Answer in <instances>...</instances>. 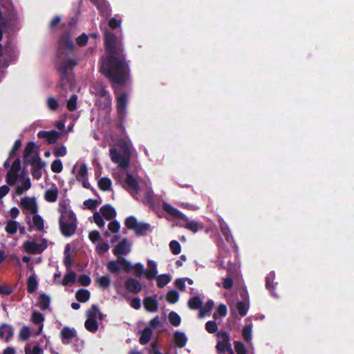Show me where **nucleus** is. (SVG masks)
<instances>
[{"label":"nucleus","instance_id":"f257e3e1","mask_svg":"<svg viewBox=\"0 0 354 354\" xmlns=\"http://www.w3.org/2000/svg\"><path fill=\"white\" fill-rule=\"evenodd\" d=\"M104 48L106 56L102 59L100 73L111 82L120 86L125 85L129 79L130 67L122 41L114 33L106 31Z\"/></svg>","mask_w":354,"mask_h":354},{"label":"nucleus","instance_id":"f03ea898","mask_svg":"<svg viewBox=\"0 0 354 354\" xmlns=\"http://www.w3.org/2000/svg\"><path fill=\"white\" fill-rule=\"evenodd\" d=\"M69 204L66 201L59 203V226L61 234L65 237L72 236L76 232L77 221L75 214L68 208Z\"/></svg>","mask_w":354,"mask_h":354},{"label":"nucleus","instance_id":"7ed1b4c3","mask_svg":"<svg viewBox=\"0 0 354 354\" xmlns=\"http://www.w3.org/2000/svg\"><path fill=\"white\" fill-rule=\"evenodd\" d=\"M123 149L122 153H120L115 148H111L109 155L113 162L118 164V167L125 169L129 167L131 159V151L126 141L120 144Z\"/></svg>","mask_w":354,"mask_h":354},{"label":"nucleus","instance_id":"20e7f679","mask_svg":"<svg viewBox=\"0 0 354 354\" xmlns=\"http://www.w3.org/2000/svg\"><path fill=\"white\" fill-rule=\"evenodd\" d=\"M73 37L70 30H66L62 33L58 40L57 54L68 55L73 52Z\"/></svg>","mask_w":354,"mask_h":354},{"label":"nucleus","instance_id":"39448f33","mask_svg":"<svg viewBox=\"0 0 354 354\" xmlns=\"http://www.w3.org/2000/svg\"><path fill=\"white\" fill-rule=\"evenodd\" d=\"M127 94L122 93L116 99V109H117V126L118 128L122 129L123 122L127 114Z\"/></svg>","mask_w":354,"mask_h":354},{"label":"nucleus","instance_id":"423d86ee","mask_svg":"<svg viewBox=\"0 0 354 354\" xmlns=\"http://www.w3.org/2000/svg\"><path fill=\"white\" fill-rule=\"evenodd\" d=\"M217 336L221 339L219 340L216 346V348L219 354H223L225 351L227 354H234L232 346L230 342V335L225 331H219Z\"/></svg>","mask_w":354,"mask_h":354},{"label":"nucleus","instance_id":"0eeeda50","mask_svg":"<svg viewBox=\"0 0 354 354\" xmlns=\"http://www.w3.org/2000/svg\"><path fill=\"white\" fill-rule=\"evenodd\" d=\"M76 61L73 59H68L61 62L59 64L57 70L61 75L59 82L61 86H62L68 82V70L69 68L74 67L75 66H76Z\"/></svg>","mask_w":354,"mask_h":354},{"label":"nucleus","instance_id":"6e6552de","mask_svg":"<svg viewBox=\"0 0 354 354\" xmlns=\"http://www.w3.org/2000/svg\"><path fill=\"white\" fill-rule=\"evenodd\" d=\"M46 240L44 239L41 243H37L34 241H27L24 243L25 251L29 254H41L47 248Z\"/></svg>","mask_w":354,"mask_h":354},{"label":"nucleus","instance_id":"1a4fd4ad","mask_svg":"<svg viewBox=\"0 0 354 354\" xmlns=\"http://www.w3.org/2000/svg\"><path fill=\"white\" fill-rule=\"evenodd\" d=\"M93 89L95 90V95L104 98L103 107L104 109L109 108L111 105L112 99L109 92L106 90V86L102 84H97L93 86Z\"/></svg>","mask_w":354,"mask_h":354},{"label":"nucleus","instance_id":"9d476101","mask_svg":"<svg viewBox=\"0 0 354 354\" xmlns=\"http://www.w3.org/2000/svg\"><path fill=\"white\" fill-rule=\"evenodd\" d=\"M15 330L10 324L3 323L0 326V339L9 343L14 336Z\"/></svg>","mask_w":354,"mask_h":354},{"label":"nucleus","instance_id":"9b49d317","mask_svg":"<svg viewBox=\"0 0 354 354\" xmlns=\"http://www.w3.org/2000/svg\"><path fill=\"white\" fill-rule=\"evenodd\" d=\"M131 250V245L129 243L127 238L123 239L119 242L113 250V253L118 257L119 255H126Z\"/></svg>","mask_w":354,"mask_h":354},{"label":"nucleus","instance_id":"f8f14e48","mask_svg":"<svg viewBox=\"0 0 354 354\" xmlns=\"http://www.w3.org/2000/svg\"><path fill=\"white\" fill-rule=\"evenodd\" d=\"M20 205L21 207L31 214H36L38 211V207L35 198L24 197L21 199Z\"/></svg>","mask_w":354,"mask_h":354},{"label":"nucleus","instance_id":"ddd939ff","mask_svg":"<svg viewBox=\"0 0 354 354\" xmlns=\"http://www.w3.org/2000/svg\"><path fill=\"white\" fill-rule=\"evenodd\" d=\"M125 288L128 292L133 294H138L142 290V284L136 278L130 277L124 283Z\"/></svg>","mask_w":354,"mask_h":354},{"label":"nucleus","instance_id":"4468645a","mask_svg":"<svg viewBox=\"0 0 354 354\" xmlns=\"http://www.w3.org/2000/svg\"><path fill=\"white\" fill-rule=\"evenodd\" d=\"M59 136L60 133L55 130H52L49 131H40L37 133V136L39 138H45L48 141V144L50 145L55 143L57 141Z\"/></svg>","mask_w":354,"mask_h":354},{"label":"nucleus","instance_id":"2eb2a0df","mask_svg":"<svg viewBox=\"0 0 354 354\" xmlns=\"http://www.w3.org/2000/svg\"><path fill=\"white\" fill-rule=\"evenodd\" d=\"M162 208L166 213L174 218L179 220H187V217L184 214L168 203H164Z\"/></svg>","mask_w":354,"mask_h":354},{"label":"nucleus","instance_id":"dca6fc26","mask_svg":"<svg viewBox=\"0 0 354 354\" xmlns=\"http://www.w3.org/2000/svg\"><path fill=\"white\" fill-rule=\"evenodd\" d=\"M143 305L146 310L153 313L158 309V302L157 299L153 297H146L143 300Z\"/></svg>","mask_w":354,"mask_h":354},{"label":"nucleus","instance_id":"f3484780","mask_svg":"<svg viewBox=\"0 0 354 354\" xmlns=\"http://www.w3.org/2000/svg\"><path fill=\"white\" fill-rule=\"evenodd\" d=\"M100 214L107 221H111L116 216V212L113 207L109 204H106L101 207Z\"/></svg>","mask_w":354,"mask_h":354},{"label":"nucleus","instance_id":"a211bd4d","mask_svg":"<svg viewBox=\"0 0 354 354\" xmlns=\"http://www.w3.org/2000/svg\"><path fill=\"white\" fill-rule=\"evenodd\" d=\"M148 269L145 271V277L148 280H152L157 276V265L153 260H148Z\"/></svg>","mask_w":354,"mask_h":354},{"label":"nucleus","instance_id":"6ab92c4d","mask_svg":"<svg viewBox=\"0 0 354 354\" xmlns=\"http://www.w3.org/2000/svg\"><path fill=\"white\" fill-rule=\"evenodd\" d=\"M29 231H31L32 227H35L38 231H43L44 229V223L42 217L37 214H34L32 216V223L29 221Z\"/></svg>","mask_w":354,"mask_h":354},{"label":"nucleus","instance_id":"aec40b11","mask_svg":"<svg viewBox=\"0 0 354 354\" xmlns=\"http://www.w3.org/2000/svg\"><path fill=\"white\" fill-rule=\"evenodd\" d=\"M174 341L178 347L183 348L187 344V338L183 332L176 331L174 334Z\"/></svg>","mask_w":354,"mask_h":354},{"label":"nucleus","instance_id":"412c9836","mask_svg":"<svg viewBox=\"0 0 354 354\" xmlns=\"http://www.w3.org/2000/svg\"><path fill=\"white\" fill-rule=\"evenodd\" d=\"M86 315L89 319H96L97 317L100 319H103V314L100 311L97 304H92L91 308L86 310Z\"/></svg>","mask_w":354,"mask_h":354},{"label":"nucleus","instance_id":"4be33fe9","mask_svg":"<svg viewBox=\"0 0 354 354\" xmlns=\"http://www.w3.org/2000/svg\"><path fill=\"white\" fill-rule=\"evenodd\" d=\"M90 297L91 292L89 290L84 288L77 290L75 293L76 299L81 303L86 302L89 299Z\"/></svg>","mask_w":354,"mask_h":354},{"label":"nucleus","instance_id":"5701e85b","mask_svg":"<svg viewBox=\"0 0 354 354\" xmlns=\"http://www.w3.org/2000/svg\"><path fill=\"white\" fill-rule=\"evenodd\" d=\"M30 187V179L29 177H26V178L22 179V182L20 185L17 186L15 189V194L17 195H21L24 193V192L29 189Z\"/></svg>","mask_w":354,"mask_h":354},{"label":"nucleus","instance_id":"b1692460","mask_svg":"<svg viewBox=\"0 0 354 354\" xmlns=\"http://www.w3.org/2000/svg\"><path fill=\"white\" fill-rule=\"evenodd\" d=\"M151 230V226L149 223H138L136 227L133 230L136 236H144L148 231Z\"/></svg>","mask_w":354,"mask_h":354},{"label":"nucleus","instance_id":"393cba45","mask_svg":"<svg viewBox=\"0 0 354 354\" xmlns=\"http://www.w3.org/2000/svg\"><path fill=\"white\" fill-rule=\"evenodd\" d=\"M38 287V282L35 274L30 276L27 279V291L28 293L35 292Z\"/></svg>","mask_w":354,"mask_h":354},{"label":"nucleus","instance_id":"a878e982","mask_svg":"<svg viewBox=\"0 0 354 354\" xmlns=\"http://www.w3.org/2000/svg\"><path fill=\"white\" fill-rule=\"evenodd\" d=\"M152 328L151 327H146L142 332V334L140 337L139 342L141 344L145 345L151 339L152 335Z\"/></svg>","mask_w":354,"mask_h":354},{"label":"nucleus","instance_id":"bb28decb","mask_svg":"<svg viewBox=\"0 0 354 354\" xmlns=\"http://www.w3.org/2000/svg\"><path fill=\"white\" fill-rule=\"evenodd\" d=\"M125 183L129 187L131 188L133 190L136 192H138L140 189L138 180L130 173L127 174Z\"/></svg>","mask_w":354,"mask_h":354},{"label":"nucleus","instance_id":"cd10ccee","mask_svg":"<svg viewBox=\"0 0 354 354\" xmlns=\"http://www.w3.org/2000/svg\"><path fill=\"white\" fill-rule=\"evenodd\" d=\"M107 270L111 274H118L121 270V263L118 262V258L116 261H110L106 265Z\"/></svg>","mask_w":354,"mask_h":354},{"label":"nucleus","instance_id":"c85d7f7f","mask_svg":"<svg viewBox=\"0 0 354 354\" xmlns=\"http://www.w3.org/2000/svg\"><path fill=\"white\" fill-rule=\"evenodd\" d=\"M214 303L212 300H208L203 306H202L200 308L198 317L200 318H202V317H205V315H207V314H209L212 311V310L214 307Z\"/></svg>","mask_w":354,"mask_h":354},{"label":"nucleus","instance_id":"c756f323","mask_svg":"<svg viewBox=\"0 0 354 354\" xmlns=\"http://www.w3.org/2000/svg\"><path fill=\"white\" fill-rule=\"evenodd\" d=\"M46 163L44 162H39L32 167L31 174L32 177L37 180L39 179L42 176V169L45 167Z\"/></svg>","mask_w":354,"mask_h":354},{"label":"nucleus","instance_id":"7c9ffc66","mask_svg":"<svg viewBox=\"0 0 354 354\" xmlns=\"http://www.w3.org/2000/svg\"><path fill=\"white\" fill-rule=\"evenodd\" d=\"M50 299L45 293H42L39 297V306L41 310H45L49 308Z\"/></svg>","mask_w":354,"mask_h":354},{"label":"nucleus","instance_id":"2f4dec72","mask_svg":"<svg viewBox=\"0 0 354 354\" xmlns=\"http://www.w3.org/2000/svg\"><path fill=\"white\" fill-rule=\"evenodd\" d=\"M202 304L203 301L199 296L191 297L187 303L189 308L192 310L200 309Z\"/></svg>","mask_w":354,"mask_h":354},{"label":"nucleus","instance_id":"473e14b6","mask_svg":"<svg viewBox=\"0 0 354 354\" xmlns=\"http://www.w3.org/2000/svg\"><path fill=\"white\" fill-rule=\"evenodd\" d=\"M76 335V332L75 329L71 328L69 327H64L61 330V337L62 339H72Z\"/></svg>","mask_w":354,"mask_h":354},{"label":"nucleus","instance_id":"72a5a7b5","mask_svg":"<svg viewBox=\"0 0 354 354\" xmlns=\"http://www.w3.org/2000/svg\"><path fill=\"white\" fill-rule=\"evenodd\" d=\"M102 13H106L109 10V4L105 0H90Z\"/></svg>","mask_w":354,"mask_h":354},{"label":"nucleus","instance_id":"f704fd0d","mask_svg":"<svg viewBox=\"0 0 354 354\" xmlns=\"http://www.w3.org/2000/svg\"><path fill=\"white\" fill-rule=\"evenodd\" d=\"M71 246L69 244H67L64 248V263L67 269H70L72 266V258L71 255Z\"/></svg>","mask_w":354,"mask_h":354},{"label":"nucleus","instance_id":"c9c22d12","mask_svg":"<svg viewBox=\"0 0 354 354\" xmlns=\"http://www.w3.org/2000/svg\"><path fill=\"white\" fill-rule=\"evenodd\" d=\"M85 328L91 333H95L99 328V325L96 319L87 318L84 323Z\"/></svg>","mask_w":354,"mask_h":354},{"label":"nucleus","instance_id":"e433bc0d","mask_svg":"<svg viewBox=\"0 0 354 354\" xmlns=\"http://www.w3.org/2000/svg\"><path fill=\"white\" fill-rule=\"evenodd\" d=\"M171 275L167 274H162L157 277V286L158 288H163L171 281Z\"/></svg>","mask_w":354,"mask_h":354},{"label":"nucleus","instance_id":"4c0bfd02","mask_svg":"<svg viewBox=\"0 0 354 354\" xmlns=\"http://www.w3.org/2000/svg\"><path fill=\"white\" fill-rule=\"evenodd\" d=\"M183 221L186 222L185 224L183 225L184 227L194 233L197 232L199 228H202V226L200 227L198 223L195 221H189L188 218L187 220Z\"/></svg>","mask_w":354,"mask_h":354},{"label":"nucleus","instance_id":"58836bf2","mask_svg":"<svg viewBox=\"0 0 354 354\" xmlns=\"http://www.w3.org/2000/svg\"><path fill=\"white\" fill-rule=\"evenodd\" d=\"M58 191L57 189H48L45 192L44 198L48 202L53 203L57 199Z\"/></svg>","mask_w":354,"mask_h":354},{"label":"nucleus","instance_id":"ea45409f","mask_svg":"<svg viewBox=\"0 0 354 354\" xmlns=\"http://www.w3.org/2000/svg\"><path fill=\"white\" fill-rule=\"evenodd\" d=\"M31 321L34 324H41L39 330L40 332L43 328L42 323L44 321L43 315L39 312L34 311L32 314Z\"/></svg>","mask_w":354,"mask_h":354},{"label":"nucleus","instance_id":"a19ab883","mask_svg":"<svg viewBox=\"0 0 354 354\" xmlns=\"http://www.w3.org/2000/svg\"><path fill=\"white\" fill-rule=\"evenodd\" d=\"M18 228V223L13 220H9L5 227V230L10 234H14L17 232Z\"/></svg>","mask_w":354,"mask_h":354},{"label":"nucleus","instance_id":"79ce46f5","mask_svg":"<svg viewBox=\"0 0 354 354\" xmlns=\"http://www.w3.org/2000/svg\"><path fill=\"white\" fill-rule=\"evenodd\" d=\"M19 175L18 173H15L9 170L6 177V181L9 185H14L18 180Z\"/></svg>","mask_w":354,"mask_h":354},{"label":"nucleus","instance_id":"37998d69","mask_svg":"<svg viewBox=\"0 0 354 354\" xmlns=\"http://www.w3.org/2000/svg\"><path fill=\"white\" fill-rule=\"evenodd\" d=\"M98 187L102 191L109 190L111 187V181L108 178H101L98 181Z\"/></svg>","mask_w":354,"mask_h":354},{"label":"nucleus","instance_id":"c03bdc74","mask_svg":"<svg viewBox=\"0 0 354 354\" xmlns=\"http://www.w3.org/2000/svg\"><path fill=\"white\" fill-rule=\"evenodd\" d=\"M168 317L169 322L174 326H178L180 324L181 318L177 313L174 311L170 312Z\"/></svg>","mask_w":354,"mask_h":354},{"label":"nucleus","instance_id":"a18cd8bd","mask_svg":"<svg viewBox=\"0 0 354 354\" xmlns=\"http://www.w3.org/2000/svg\"><path fill=\"white\" fill-rule=\"evenodd\" d=\"M118 262L121 263L122 269L127 272H130L133 270V266L124 257H118Z\"/></svg>","mask_w":354,"mask_h":354},{"label":"nucleus","instance_id":"49530a36","mask_svg":"<svg viewBox=\"0 0 354 354\" xmlns=\"http://www.w3.org/2000/svg\"><path fill=\"white\" fill-rule=\"evenodd\" d=\"M166 299L170 304H175L179 299V294L175 290H169L167 294Z\"/></svg>","mask_w":354,"mask_h":354},{"label":"nucleus","instance_id":"de8ad7c7","mask_svg":"<svg viewBox=\"0 0 354 354\" xmlns=\"http://www.w3.org/2000/svg\"><path fill=\"white\" fill-rule=\"evenodd\" d=\"M76 279V273L74 271H71L69 273L66 274L62 281L63 286H67L70 283H73Z\"/></svg>","mask_w":354,"mask_h":354},{"label":"nucleus","instance_id":"09e8293b","mask_svg":"<svg viewBox=\"0 0 354 354\" xmlns=\"http://www.w3.org/2000/svg\"><path fill=\"white\" fill-rule=\"evenodd\" d=\"M77 95L73 94L67 101L66 106L68 111H74L77 109Z\"/></svg>","mask_w":354,"mask_h":354},{"label":"nucleus","instance_id":"8fccbe9b","mask_svg":"<svg viewBox=\"0 0 354 354\" xmlns=\"http://www.w3.org/2000/svg\"><path fill=\"white\" fill-rule=\"evenodd\" d=\"M136 218L133 216H130L125 219L124 224L128 230H134L138 224Z\"/></svg>","mask_w":354,"mask_h":354},{"label":"nucleus","instance_id":"3c124183","mask_svg":"<svg viewBox=\"0 0 354 354\" xmlns=\"http://www.w3.org/2000/svg\"><path fill=\"white\" fill-rule=\"evenodd\" d=\"M236 308L239 315L241 317H244L245 315H246L248 313V310L249 309V305L247 304L245 302L241 301L237 302Z\"/></svg>","mask_w":354,"mask_h":354},{"label":"nucleus","instance_id":"603ef678","mask_svg":"<svg viewBox=\"0 0 354 354\" xmlns=\"http://www.w3.org/2000/svg\"><path fill=\"white\" fill-rule=\"evenodd\" d=\"M88 170L87 167L85 164H82L77 172L76 176V178L78 181H80L83 179L87 178Z\"/></svg>","mask_w":354,"mask_h":354},{"label":"nucleus","instance_id":"864d4df0","mask_svg":"<svg viewBox=\"0 0 354 354\" xmlns=\"http://www.w3.org/2000/svg\"><path fill=\"white\" fill-rule=\"evenodd\" d=\"M99 286L102 289H106L109 287L111 284V280L107 276H101L97 279V281Z\"/></svg>","mask_w":354,"mask_h":354},{"label":"nucleus","instance_id":"5fc2aeb1","mask_svg":"<svg viewBox=\"0 0 354 354\" xmlns=\"http://www.w3.org/2000/svg\"><path fill=\"white\" fill-rule=\"evenodd\" d=\"M43 162L41 159V158L39 157V155L38 153L32 156V157H30V158H25V160H24V164L28 165H30L32 166H34L35 165H37L39 164V162Z\"/></svg>","mask_w":354,"mask_h":354},{"label":"nucleus","instance_id":"6e6d98bb","mask_svg":"<svg viewBox=\"0 0 354 354\" xmlns=\"http://www.w3.org/2000/svg\"><path fill=\"white\" fill-rule=\"evenodd\" d=\"M50 167L52 171H53L54 173H60L63 169V165L61 160L55 159V160H53L51 163Z\"/></svg>","mask_w":354,"mask_h":354},{"label":"nucleus","instance_id":"4d7b16f0","mask_svg":"<svg viewBox=\"0 0 354 354\" xmlns=\"http://www.w3.org/2000/svg\"><path fill=\"white\" fill-rule=\"evenodd\" d=\"M242 336L245 341L247 342H250L252 338V326L250 325H246L242 330Z\"/></svg>","mask_w":354,"mask_h":354},{"label":"nucleus","instance_id":"13d9d810","mask_svg":"<svg viewBox=\"0 0 354 354\" xmlns=\"http://www.w3.org/2000/svg\"><path fill=\"white\" fill-rule=\"evenodd\" d=\"M169 248H170L171 252L174 254L177 255L180 253L181 246H180V244L177 241H175V240L171 241L169 243Z\"/></svg>","mask_w":354,"mask_h":354},{"label":"nucleus","instance_id":"bf43d9fd","mask_svg":"<svg viewBox=\"0 0 354 354\" xmlns=\"http://www.w3.org/2000/svg\"><path fill=\"white\" fill-rule=\"evenodd\" d=\"M133 270L136 277H141L143 274L145 275V271L144 266L141 263H137L133 265Z\"/></svg>","mask_w":354,"mask_h":354},{"label":"nucleus","instance_id":"052dcab7","mask_svg":"<svg viewBox=\"0 0 354 354\" xmlns=\"http://www.w3.org/2000/svg\"><path fill=\"white\" fill-rule=\"evenodd\" d=\"M43 349L39 345H35L32 349L29 346L25 347V354H43Z\"/></svg>","mask_w":354,"mask_h":354},{"label":"nucleus","instance_id":"680f3d73","mask_svg":"<svg viewBox=\"0 0 354 354\" xmlns=\"http://www.w3.org/2000/svg\"><path fill=\"white\" fill-rule=\"evenodd\" d=\"M102 216H103L98 212H95L93 215L94 222L100 227H103L105 224Z\"/></svg>","mask_w":354,"mask_h":354},{"label":"nucleus","instance_id":"e2e57ef3","mask_svg":"<svg viewBox=\"0 0 354 354\" xmlns=\"http://www.w3.org/2000/svg\"><path fill=\"white\" fill-rule=\"evenodd\" d=\"M234 348L237 354H247V348L241 342L236 341L234 342Z\"/></svg>","mask_w":354,"mask_h":354},{"label":"nucleus","instance_id":"0e129e2a","mask_svg":"<svg viewBox=\"0 0 354 354\" xmlns=\"http://www.w3.org/2000/svg\"><path fill=\"white\" fill-rule=\"evenodd\" d=\"M205 329L209 333H214L218 330V326L215 321H208L205 324Z\"/></svg>","mask_w":354,"mask_h":354},{"label":"nucleus","instance_id":"69168bd1","mask_svg":"<svg viewBox=\"0 0 354 354\" xmlns=\"http://www.w3.org/2000/svg\"><path fill=\"white\" fill-rule=\"evenodd\" d=\"M78 282L83 286H88L91 284V280L88 275L82 274L79 276Z\"/></svg>","mask_w":354,"mask_h":354},{"label":"nucleus","instance_id":"338daca9","mask_svg":"<svg viewBox=\"0 0 354 354\" xmlns=\"http://www.w3.org/2000/svg\"><path fill=\"white\" fill-rule=\"evenodd\" d=\"M30 336V328L27 326H23L19 333L20 338L23 340H27L29 339Z\"/></svg>","mask_w":354,"mask_h":354},{"label":"nucleus","instance_id":"774afa93","mask_svg":"<svg viewBox=\"0 0 354 354\" xmlns=\"http://www.w3.org/2000/svg\"><path fill=\"white\" fill-rule=\"evenodd\" d=\"M35 145L33 142H29L26 146L24 151V158H28L30 154L32 153L35 149Z\"/></svg>","mask_w":354,"mask_h":354}]
</instances>
